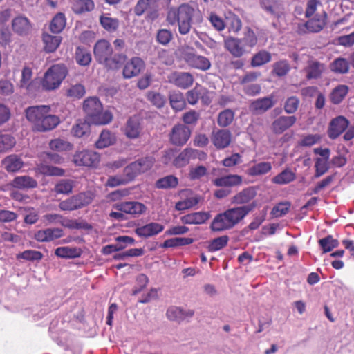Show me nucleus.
<instances>
[{"mask_svg": "<svg viewBox=\"0 0 354 354\" xmlns=\"http://www.w3.org/2000/svg\"><path fill=\"white\" fill-rule=\"evenodd\" d=\"M203 19L199 9L187 3H183L178 7H171L166 17V21L169 25L178 26V32L182 35L189 34L192 25L200 24Z\"/></svg>", "mask_w": 354, "mask_h": 354, "instance_id": "1", "label": "nucleus"}, {"mask_svg": "<svg viewBox=\"0 0 354 354\" xmlns=\"http://www.w3.org/2000/svg\"><path fill=\"white\" fill-rule=\"evenodd\" d=\"M257 206V202L252 201V203L249 205L230 208L214 217L210 225V228L214 232L232 229L250 212H252Z\"/></svg>", "mask_w": 354, "mask_h": 354, "instance_id": "2", "label": "nucleus"}, {"mask_svg": "<svg viewBox=\"0 0 354 354\" xmlns=\"http://www.w3.org/2000/svg\"><path fill=\"white\" fill-rule=\"evenodd\" d=\"M50 111V106L47 105L32 106L25 110L26 118L32 124L33 131H48L60 123L59 118L51 114Z\"/></svg>", "mask_w": 354, "mask_h": 354, "instance_id": "3", "label": "nucleus"}, {"mask_svg": "<svg viewBox=\"0 0 354 354\" xmlns=\"http://www.w3.org/2000/svg\"><path fill=\"white\" fill-rule=\"evenodd\" d=\"M258 43V37L249 26L244 29L242 38L228 36L223 40V46L234 57L240 58L252 48L255 47Z\"/></svg>", "mask_w": 354, "mask_h": 354, "instance_id": "4", "label": "nucleus"}, {"mask_svg": "<svg viewBox=\"0 0 354 354\" xmlns=\"http://www.w3.org/2000/svg\"><path fill=\"white\" fill-rule=\"evenodd\" d=\"M93 53L96 61L107 70L120 68L127 58L122 53L113 54L111 44L106 39H100L95 43Z\"/></svg>", "mask_w": 354, "mask_h": 354, "instance_id": "5", "label": "nucleus"}, {"mask_svg": "<svg viewBox=\"0 0 354 354\" xmlns=\"http://www.w3.org/2000/svg\"><path fill=\"white\" fill-rule=\"evenodd\" d=\"M83 110L87 120L93 124L104 125L112 121V113L109 111H103L102 104L96 97L86 98L83 103Z\"/></svg>", "mask_w": 354, "mask_h": 354, "instance_id": "6", "label": "nucleus"}, {"mask_svg": "<svg viewBox=\"0 0 354 354\" xmlns=\"http://www.w3.org/2000/svg\"><path fill=\"white\" fill-rule=\"evenodd\" d=\"M68 74V68L64 64L53 65L45 73L41 81V86L46 91L57 88Z\"/></svg>", "mask_w": 354, "mask_h": 354, "instance_id": "7", "label": "nucleus"}, {"mask_svg": "<svg viewBox=\"0 0 354 354\" xmlns=\"http://www.w3.org/2000/svg\"><path fill=\"white\" fill-rule=\"evenodd\" d=\"M154 162L155 158L152 156L141 158L127 165L124 169V175L133 180L138 175L149 170Z\"/></svg>", "mask_w": 354, "mask_h": 354, "instance_id": "8", "label": "nucleus"}, {"mask_svg": "<svg viewBox=\"0 0 354 354\" xmlns=\"http://www.w3.org/2000/svg\"><path fill=\"white\" fill-rule=\"evenodd\" d=\"M191 133L192 131L187 125L176 124L172 127L169 134V140L173 145L181 147L187 142Z\"/></svg>", "mask_w": 354, "mask_h": 354, "instance_id": "9", "label": "nucleus"}, {"mask_svg": "<svg viewBox=\"0 0 354 354\" xmlns=\"http://www.w3.org/2000/svg\"><path fill=\"white\" fill-rule=\"evenodd\" d=\"M315 154H318L322 158H316L315 160V174L314 178H318L325 174L330 169L328 160L330 155V150L328 148L321 147L313 149Z\"/></svg>", "mask_w": 354, "mask_h": 354, "instance_id": "10", "label": "nucleus"}, {"mask_svg": "<svg viewBox=\"0 0 354 354\" xmlns=\"http://www.w3.org/2000/svg\"><path fill=\"white\" fill-rule=\"evenodd\" d=\"M113 207L134 217L145 214L147 209L145 204L138 201H120L114 204Z\"/></svg>", "mask_w": 354, "mask_h": 354, "instance_id": "11", "label": "nucleus"}, {"mask_svg": "<svg viewBox=\"0 0 354 354\" xmlns=\"http://www.w3.org/2000/svg\"><path fill=\"white\" fill-rule=\"evenodd\" d=\"M100 160L99 153L89 150L77 151L73 156V162L77 166L94 167Z\"/></svg>", "mask_w": 354, "mask_h": 354, "instance_id": "12", "label": "nucleus"}, {"mask_svg": "<svg viewBox=\"0 0 354 354\" xmlns=\"http://www.w3.org/2000/svg\"><path fill=\"white\" fill-rule=\"evenodd\" d=\"M12 30L20 37H27L32 31V24L28 17L20 15L12 19Z\"/></svg>", "mask_w": 354, "mask_h": 354, "instance_id": "13", "label": "nucleus"}, {"mask_svg": "<svg viewBox=\"0 0 354 354\" xmlns=\"http://www.w3.org/2000/svg\"><path fill=\"white\" fill-rule=\"evenodd\" d=\"M144 61L138 57H133L124 66L122 75L124 78L130 79L138 76L145 69Z\"/></svg>", "mask_w": 354, "mask_h": 354, "instance_id": "14", "label": "nucleus"}, {"mask_svg": "<svg viewBox=\"0 0 354 354\" xmlns=\"http://www.w3.org/2000/svg\"><path fill=\"white\" fill-rule=\"evenodd\" d=\"M348 125L349 121L344 116L339 115L333 118L328 125V136L332 140L337 138L348 127Z\"/></svg>", "mask_w": 354, "mask_h": 354, "instance_id": "15", "label": "nucleus"}, {"mask_svg": "<svg viewBox=\"0 0 354 354\" xmlns=\"http://www.w3.org/2000/svg\"><path fill=\"white\" fill-rule=\"evenodd\" d=\"M297 118L295 115H281L271 124V130L274 134L280 135L295 125Z\"/></svg>", "mask_w": 354, "mask_h": 354, "instance_id": "16", "label": "nucleus"}, {"mask_svg": "<svg viewBox=\"0 0 354 354\" xmlns=\"http://www.w3.org/2000/svg\"><path fill=\"white\" fill-rule=\"evenodd\" d=\"M64 235V231L61 228L53 227V228H46L44 230H39L34 234V239L41 243H48L54 241Z\"/></svg>", "mask_w": 354, "mask_h": 354, "instance_id": "17", "label": "nucleus"}, {"mask_svg": "<svg viewBox=\"0 0 354 354\" xmlns=\"http://www.w3.org/2000/svg\"><path fill=\"white\" fill-rule=\"evenodd\" d=\"M211 141L217 149H223L230 146L232 133L228 129H218L212 133Z\"/></svg>", "mask_w": 354, "mask_h": 354, "instance_id": "18", "label": "nucleus"}, {"mask_svg": "<svg viewBox=\"0 0 354 354\" xmlns=\"http://www.w3.org/2000/svg\"><path fill=\"white\" fill-rule=\"evenodd\" d=\"M168 80L176 86L186 89L193 84L194 77L189 73L175 71L168 76Z\"/></svg>", "mask_w": 354, "mask_h": 354, "instance_id": "19", "label": "nucleus"}, {"mask_svg": "<svg viewBox=\"0 0 354 354\" xmlns=\"http://www.w3.org/2000/svg\"><path fill=\"white\" fill-rule=\"evenodd\" d=\"M257 196V189L254 187H248L244 188L241 192L236 194L231 198V203L239 206L250 204L251 201Z\"/></svg>", "mask_w": 354, "mask_h": 354, "instance_id": "20", "label": "nucleus"}, {"mask_svg": "<svg viewBox=\"0 0 354 354\" xmlns=\"http://www.w3.org/2000/svg\"><path fill=\"white\" fill-rule=\"evenodd\" d=\"M185 60L189 66L203 71H207L211 67V62L208 58L195 53H186Z\"/></svg>", "mask_w": 354, "mask_h": 354, "instance_id": "21", "label": "nucleus"}, {"mask_svg": "<svg viewBox=\"0 0 354 354\" xmlns=\"http://www.w3.org/2000/svg\"><path fill=\"white\" fill-rule=\"evenodd\" d=\"M165 229V226L158 223L151 222L135 229V233L141 238L147 239L158 234Z\"/></svg>", "mask_w": 354, "mask_h": 354, "instance_id": "22", "label": "nucleus"}, {"mask_svg": "<svg viewBox=\"0 0 354 354\" xmlns=\"http://www.w3.org/2000/svg\"><path fill=\"white\" fill-rule=\"evenodd\" d=\"M275 104L273 96L259 98L251 102L250 110L254 114H262Z\"/></svg>", "mask_w": 354, "mask_h": 354, "instance_id": "23", "label": "nucleus"}, {"mask_svg": "<svg viewBox=\"0 0 354 354\" xmlns=\"http://www.w3.org/2000/svg\"><path fill=\"white\" fill-rule=\"evenodd\" d=\"M24 161L17 154L7 156L1 160L2 167L9 173L19 171L24 167Z\"/></svg>", "mask_w": 354, "mask_h": 354, "instance_id": "24", "label": "nucleus"}, {"mask_svg": "<svg viewBox=\"0 0 354 354\" xmlns=\"http://www.w3.org/2000/svg\"><path fill=\"white\" fill-rule=\"evenodd\" d=\"M326 70V65L317 60H310L305 68L306 77L308 80L319 79Z\"/></svg>", "mask_w": 354, "mask_h": 354, "instance_id": "25", "label": "nucleus"}, {"mask_svg": "<svg viewBox=\"0 0 354 354\" xmlns=\"http://www.w3.org/2000/svg\"><path fill=\"white\" fill-rule=\"evenodd\" d=\"M124 134L129 139H136L140 137L141 126L136 117H130L123 128Z\"/></svg>", "mask_w": 354, "mask_h": 354, "instance_id": "26", "label": "nucleus"}, {"mask_svg": "<svg viewBox=\"0 0 354 354\" xmlns=\"http://www.w3.org/2000/svg\"><path fill=\"white\" fill-rule=\"evenodd\" d=\"M243 183V177L238 174H229L215 178L213 184L216 187H231L239 186Z\"/></svg>", "mask_w": 354, "mask_h": 354, "instance_id": "27", "label": "nucleus"}, {"mask_svg": "<svg viewBox=\"0 0 354 354\" xmlns=\"http://www.w3.org/2000/svg\"><path fill=\"white\" fill-rule=\"evenodd\" d=\"M198 151L192 148L183 149L173 161V165L177 168H181L189 164L192 159H194Z\"/></svg>", "mask_w": 354, "mask_h": 354, "instance_id": "28", "label": "nucleus"}, {"mask_svg": "<svg viewBox=\"0 0 354 354\" xmlns=\"http://www.w3.org/2000/svg\"><path fill=\"white\" fill-rule=\"evenodd\" d=\"M10 185L19 189H29L36 188L38 183L30 176H18L14 178Z\"/></svg>", "mask_w": 354, "mask_h": 354, "instance_id": "29", "label": "nucleus"}, {"mask_svg": "<svg viewBox=\"0 0 354 354\" xmlns=\"http://www.w3.org/2000/svg\"><path fill=\"white\" fill-rule=\"evenodd\" d=\"M194 314V310H183L177 306L169 307L166 313V315L169 320L180 322L187 317H192Z\"/></svg>", "mask_w": 354, "mask_h": 354, "instance_id": "30", "label": "nucleus"}, {"mask_svg": "<svg viewBox=\"0 0 354 354\" xmlns=\"http://www.w3.org/2000/svg\"><path fill=\"white\" fill-rule=\"evenodd\" d=\"M210 217L207 212H197L185 215L180 218L184 224L198 225L205 223Z\"/></svg>", "mask_w": 354, "mask_h": 354, "instance_id": "31", "label": "nucleus"}, {"mask_svg": "<svg viewBox=\"0 0 354 354\" xmlns=\"http://www.w3.org/2000/svg\"><path fill=\"white\" fill-rule=\"evenodd\" d=\"M62 40L61 36H53L46 32L42 34L44 49L46 53L55 52L59 46Z\"/></svg>", "mask_w": 354, "mask_h": 354, "instance_id": "32", "label": "nucleus"}, {"mask_svg": "<svg viewBox=\"0 0 354 354\" xmlns=\"http://www.w3.org/2000/svg\"><path fill=\"white\" fill-rule=\"evenodd\" d=\"M226 24L229 32L238 34L242 29L243 24L241 18L232 12H228L225 15Z\"/></svg>", "mask_w": 354, "mask_h": 354, "instance_id": "33", "label": "nucleus"}, {"mask_svg": "<svg viewBox=\"0 0 354 354\" xmlns=\"http://www.w3.org/2000/svg\"><path fill=\"white\" fill-rule=\"evenodd\" d=\"M90 122L86 120H77L71 129V133L77 138L88 136L91 131Z\"/></svg>", "mask_w": 354, "mask_h": 354, "instance_id": "34", "label": "nucleus"}, {"mask_svg": "<svg viewBox=\"0 0 354 354\" xmlns=\"http://www.w3.org/2000/svg\"><path fill=\"white\" fill-rule=\"evenodd\" d=\"M272 164L270 162H261L249 167L247 174L250 176H262L272 170Z\"/></svg>", "mask_w": 354, "mask_h": 354, "instance_id": "35", "label": "nucleus"}, {"mask_svg": "<svg viewBox=\"0 0 354 354\" xmlns=\"http://www.w3.org/2000/svg\"><path fill=\"white\" fill-rule=\"evenodd\" d=\"M72 10L76 14H82L92 11L95 8L93 0H73Z\"/></svg>", "mask_w": 354, "mask_h": 354, "instance_id": "36", "label": "nucleus"}, {"mask_svg": "<svg viewBox=\"0 0 354 354\" xmlns=\"http://www.w3.org/2000/svg\"><path fill=\"white\" fill-rule=\"evenodd\" d=\"M349 91L348 86L339 84L333 89L330 94V100L333 104H340L345 98Z\"/></svg>", "mask_w": 354, "mask_h": 354, "instance_id": "37", "label": "nucleus"}, {"mask_svg": "<svg viewBox=\"0 0 354 354\" xmlns=\"http://www.w3.org/2000/svg\"><path fill=\"white\" fill-rule=\"evenodd\" d=\"M115 140L113 133L108 130H103L95 142V147L98 149H104L113 145Z\"/></svg>", "mask_w": 354, "mask_h": 354, "instance_id": "38", "label": "nucleus"}, {"mask_svg": "<svg viewBox=\"0 0 354 354\" xmlns=\"http://www.w3.org/2000/svg\"><path fill=\"white\" fill-rule=\"evenodd\" d=\"M66 24V19L64 14L59 12L52 19L49 26L50 30L54 34H59L64 29Z\"/></svg>", "mask_w": 354, "mask_h": 354, "instance_id": "39", "label": "nucleus"}, {"mask_svg": "<svg viewBox=\"0 0 354 354\" xmlns=\"http://www.w3.org/2000/svg\"><path fill=\"white\" fill-rule=\"evenodd\" d=\"M74 58L77 64L82 66H88L92 59L90 52L81 46L76 48Z\"/></svg>", "mask_w": 354, "mask_h": 354, "instance_id": "40", "label": "nucleus"}, {"mask_svg": "<svg viewBox=\"0 0 354 354\" xmlns=\"http://www.w3.org/2000/svg\"><path fill=\"white\" fill-rule=\"evenodd\" d=\"M100 23L102 28L109 32L118 30L120 22L117 18L110 17V14H103L100 17Z\"/></svg>", "mask_w": 354, "mask_h": 354, "instance_id": "41", "label": "nucleus"}, {"mask_svg": "<svg viewBox=\"0 0 354 354\" xmlns=\"http://www.w3.org/2000/svg\"><path fill=\"white\" fill-rule=\"evenodd\" d=\"M55 254L56 256L63 259H73L81 256V250L77 248L63 246L57 248Z\"/></svg>", "mask_w": 354, "mask_h": 354, "instance_id": "42", "label": "nucleus"}, {"mask_svg": "<svg viewBox=\"0 0 354 354\" xmlns=\"http://www.w3.org/2000/svg\"><path fill=\"white\" fill-rule=\"evenodd\" d=\"M75 182L71 179H62L54 187V192L57 194L68 195L72 193Z\"/></svg>", "mask_w": 354, "mask_h": 354, "instance_id": "43", "label": "nucleus"}, {"mask_svg": "<svg viewBox=\"0 0 354 354\" xmlns=\"http://www.w3.org/2000/svg\"><path fill=\"white\" fill-rule=\"evenodd\" d=\"M296 179V174L291 169L287 168L275 176L272 181L277 185L288 184Z\"/></svg>", "mask_w": 354, "mask_h": 354, "instance_id": "44", "label": "nucleus"}, {"mask_svg": "<svg viewBox=\"0 0 354 354\" xmlns=\"http://www.w3.org/2000/svg\"><path fill=\"white\" fill-rule=\"evenodd\" d=\"M271 53L265 50H261L254 54L251 59L250 64L252 67H259L271 61Z\"/></svg>", "mask_w": 354, "mask_h": 354, "instance_id": "45", "label": "nucleus"}, {"mask_svg": "<svg viewBox=\"0 0 354 354\" xmlns=\"http://www.w3.org/2000/svg\"><path fill=\"white\" fill-rule=\"evenodd\" d=\"M234 116V111L230 109H226L218 113L217 117V124L221 127H227L233 122Z\"/></svg>", "mask_w": 354, "mask_h": 354, "instance_id": "46", "label": "nucleus"}, {"mask_svg": "<svg viewBox=\"0 0 354 354\" xmlns=\"http://www.w3.org/2000/svg\"><path fill=\"white\" fill-rule=\"evenodd\" d=\"M350 62L345 58L338 57L330 64V70L335 73L346 74L349 71Z\"/></svg>", "mask_w": 354, "mask_h": 354, "instance_id": "47", "label": "nucleus"}, {"mask_svg": "<svg viewBox=\"0 0 354 354\" xmlns=\"http://www.w3.org/2000/svg\"><path fill=\"white\" fill-rule=\"evenodd\" d=\"M171 106L175 111H183L186 106V100L180 92L173 93L169 96Z\"/></svg>", "mask_w": 354, "mask_h": 354, "instance_id": "48", "label": "nucleus"}, {"mask_svg": "<svg viewBox=\"0 0 354 354\" xmlns=\"http://www.w3.org/2000/svg\"><path fill=\"white\" fill-rule=\"evenodd\" d=\"M15 145L16 140L12 136L0 132V153L11 150Z\"/></svg>", "mask_w": 354, "mask_h": 354, "instance_id": "49", "label": "nucleus"}, {"mask_svg": "<svg viewBox=\"0 0 354 354\" xmlns=\"http://www.w3.org/2000/svg\"><path fill=\"white\" fill-rule=\"evenodd\" d=\"M40 173L48 176H63L65 174V170L62 168L42 164L39 167Z\"/></svg>", "mask_w": 354, "mask_h": 354, "instance_id": "50", "label": "nucleus"}, {"mask_svg": "<svg viewBox=\"0 0 354 354\" xmlns=\"http://www.w3.org/2000/svg\"><path fill=\"white\" fill-rule=\"evenodd\" d=\"M178 184V180L172 175L158 179L156 182V187L158 189H170L176 187Z\"/></svg>", "mask_w": 354, "mask_h": 354, "instance_id": "51", "label": "nucleus"}, {"mask_svg": "<svg viewBox=\"0 0 354 354\" xmlns=\"http://www.w3.org/2000/svg\"><path fill=\"white\" fill-rule=\"evenodd\" d=\"M229 241V237L223 235L215 238L209 242L207 250L209 252H214L225 248Z\"/></svg>", "mask_w": 354, "mask_h": 354, "instance_id": "52", "label": "nucleus"}, {"mask_svg": "<svg viewBox=\"0 0 354 354\" xmlns=\"http://www.w3.org/2000/svg\"><path fill=\"white\" fill-rule=\"evenodd\" d=\"M290 70V64L287 60H280L274 63L272 66V74L277 77L286 75Z\"/></svg>", "mask_w": 354, "mask_h": 354, "instance_id": "53", "label": "nucleus"}, {"mask_svg": "<svg viewBox=\"0 0 354 354\" xmlns=\"http://www.w3.org/2000/svg\"><path fill=\"white\" fill-rule=\"evenodd\" d=\"M79 209L91 204L95 198V194L91 192H83L74 195Z\"/></svg>", "mask_w": 354, "mask_h": 354, "instance_id": "54", "label": "nucleus"}, {"mask_svg": "<svg viewBox=\"0 0 354 354\" xmlns=\"http://www.w3.org/2000/svg\"><path fill=\"white\" fill-rule=\"evenodd\" d=\"M318 243L324 253L332 251L339 245L338 240L334 239L331 235H328L325 238L319 239Z\"/></svg>", "mask_w": 354, "mask_h": 354, "instance_id": "55", "label": "nucleus"}, {"mask_svg": "<svg viewBox=\"0 0 354 354\" xmlns=\"http://www.w3.org/2000/svg\"><path fill=\"white\" fill-rule=\"evenodd\" d=\"M200 201L198 196L187 198L183 201H178L175 205V209L178 211H183L192 208L196 206Z\"/></svg>", "mask_w": 354, "mask_h": 354, "instance_id": "56", "label": "nucleus"}, {"mask_svg": "<svg viewBox=\"0 0 354 354\" xmlns=\"http://www.w3.org/2000/svg\"><path fill=\"white\" fill-rule=\"evenodd\" d=\"M159 0H138L133 8L136 16L142 15L151 6L156 5Z\"/></svg>", "mask_w": 354, "mask_h": 354, "instance_id": "57", "label": "nucleus"}, {"mask_svg": "<svg viewBox=\"0 0 354 354\" xmlns=\"http://www.w3.org/2000/svg\"><path fill=\"white\" fill-rule=\"evenodd\" d=\"M290 206L288 201L279 203L273 207L270 214L274 218L282 217L289 212Z\"/></svg>", "mask_w": 354, "mask_h": 354, "instance_id": "58", "label": "nucleus"}, {"mask_svg": "<svg viewBox=\"0 0 354 354\" xmlns=\"http://www.w3.org/2000/svg\"><path fill=\"white\" fill-rule=\"evenodd\" d=\"M49 147L51 150L61 152L70 150L72 145L70 142L60 138L52 140L49 142Z\"/></svg>", "mask_w": 354, "mask_h": 354, "instance_id": "59", "label": "nucleus"}, {"mask_svg": "<svg viewBox=\"0 0 354 354\" xmlns=\"http://www.w3.org/2000/svg\"><path fill=\"white\" fill-rule=\"evenodd\" d=\"M299 105V99L296 96H291L286 99L284 103L283 109L286 113H295Z\"/></svg>", "mask_w": 354, "mask_h": 354, "instance_id": "60", "label": "nucleus"}, {"mask_svg": "<svg viewBox=\"0 0 354 354\" xmlns=\"http://www.w3.org/2000/svg\"><path fill=\"white\" fill-rule=\"evenodd\" d=\"M307 30L311 32H319L324 27V21L319 18H313L309 19L305 24Z\"/></svg>", "mask_w": 354, "mask_h": 354, "instance_id": "61", "label": "nucleus"}, {"mask_svg": "<svg viewBox=\"0 0 354 354\" xmlns=\"http://www.w3.org/2000/svg\"><path fill=\"white\" fill-rule=\"evenodd\" d=\"M43 258L41 252L32 250H27L17 254V259H23L27 261H39Z\"/></svg>", "mask_w": 354, "mask_h": 354, "instance_id": "62", "label": "nucleus"}, {"mask_svg": "<svg viewBox=\"0 0 354 354\" xmlns=\"http://www.w3.org/2000/svg\"><path fill=\"white\" fill-rule=\"evenodd\" d=\"M147 100L156 107L162 108L165 103V97L159 93L149 91L147 95Z\"/></svg>", "mask_w": 354, "mask_h": 354, "instance_id": "63", "label": "nucleus"}, {"mask_svg": "<svg viewBox=\"0 0 354 354\" xmlns=\"http://www.w3.org/2000/svg\"><path fill=\"white\" fill-rule=\"evenodd\" d=\"M278 0H260L261 7L267 12L274 15L279 8Z\"/></svg>", "mask_w": 354, "mask_h": 354, "instance_id": "64", "label": "nucleus"}]
</instances>
